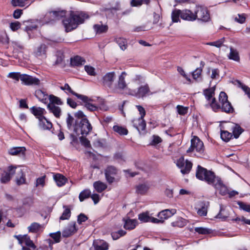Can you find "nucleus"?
<instances>
[{
	"label": "nucleus",
	"mask_w": 250,
	"mask_h": 250,
	"mask_svg": "<svg viewBox=\"0 0 250 250\" xmlns=\"http://www.w3.org/2000/svg\"><path fill=\"white\" fill-rule=\"evenodd\" d=\"M149 188L148 185L142 184L138 185L136 188V191L138 193L141 194H145Z\"/></svg>",
	"instance_id": "nucleus-40"
},
{
	"label": "nucleus",
	"mask_w": 250,
	"mask_h": 250,
	"mask_svg": "<svg viewBox=\"0 0 250 250\" xmlns=\"http://www.w3.org/2000/svg\"><path fill=\"white\" fill-rule=\"evenodd\" d=\"M54 179L57 185L59 187L63 186L66 181V178L62 175L57 173L54 175Z\"/></svg>",
	"instance_id": "nucleus-31"
},
{
	"label": "nucleus",
	"mask_w": 250,
	"mask_h": 250,
	"mask_svg": "<svg viewBox=\"0 0 250 250\" xmlns=\"http://www.w3.org/2000/svg\"><path fill=\"white\" fill-rule=\"evenodd\" d=\"M21 27V23L19 21L11 22L10 24V27L13 31L18 30Z\"/></svg>",
	"instance_id": "nucleus-64"
},
{
	"label": "nucleus",
	"mask_w": 250,
	"mask_h": 250,
	"mask_svg": "<svg viewBox=\"0 0 250 250\" xmlns=\"http://www.w3.org/2000/svg\"><path fill=\"white\" fill-rule=\"evenodd\" d=\"M16 237L19 241V244L21 245L24 244L26 246L29 248H31L33 249L36 248V246L33 243V241L30 240L29 237L28 235H18L16 236Z\"/></svg>",
	"instance_id": "nucleus-13"
},
{
	"label": "nucleus",
	"mask_w": 250,
	"mask_h": 250,
	"mask_svg": "<svg viewBox=\"0 0 250 250\" xmlns=\"http://www.w3.org/2000/svg\"><path fill=\"white\" fill-rule=\"evenodd\" d=\"M47 48L45 44H42L36 48L34 53L37 57L45 58Z\"/></svg>",
	"instance_id": "nucleus-20"
},
{
	"label": "nucleus",
	"mask_w": 250,
	"mask_h": 250,
	"mask_svg": "<svg viewBox=\"0 0 250 250\" xmlns=\"http://www.w3.org/2000/svg\"><path fill=\"white\" fill-rule=\"evenodd\" d=\"M116 78V74L114 72H110L106 73L102 78V84L106 87L110 88L112 91V88H114L113 83Z\"/></svg>",
	"instance_id": "nucleus-9"
},
{
	"label": "nucleus",
	"mask_w": 250,
	"mask_h": 250,
	"mask_svg": "<svg viewBox=\"0 0 250 250\" xmlns=\"http://www.w3.org/2000/svg\"><path fill=\"white\" fill-rule=\"evenodd\" d=\"M65 92L67 94L69 95V94H71L76 96L78 99H79V96L81 95V94H78V93L75 92L74 91H73L68 83H66V87L65 89Z\"/></svg>",
	"instance_id": "nucleus-58"
},
{
	"label": "nucleus",
	"mask_w": 250,
	"mask_h": 250,
	"mask_svg": "<svg viewBox=\"0 0 250 250\" xmlns=\"http://www.w3.org/2000/svg\"><path fill=\"white\" fill-rule=\"evenodd\" d=\"M208 204V202L206 203L204 202L200 203V208L197 210V213L200 216H204L207 215Z\"/></svg>",
	"instance_id": "nucleus-27"
},
{
	"label": "nucleus",
	"mask_w": 250,
	"mask_h": 250,
	"mask_svg": "<svg viewBox=\"0 0 250 250\" xmlns=\"http://www.w3.org/2000/svg\"><path fill=\"white\" fill-rule=\"evenodd\" d=\"M42 228H43V225L36 222H34L28 227V229L29 232L37 233Z\"/></svg>",
	"instance_id": "nucleus-34"
},
{
	"label": "nucleus",
	"mask_w": 250,
	"mask_h": 250,
	"mask_svg": "<svg viewBox=\"0 0 250 250\" xmlns=\"http://www.w3.org/2000/svg\"><path fill=\"white\" fill-rule=\"evenodd\" d=\"M139 219L143 222H149L150 216L147 213H142L139 215Z\"/></svg>",
	"instance_id": "nucleus-53"
},
{
	"label": "nucleus",
	"mask_w": 250,
	"mask_h": 250,
	"mask_svg": "<svg viewBox=\"0 0 250 250\" xmlns=\"http://www.w3.org/2000/svg\"><path fill=\"white\" fill-rule=\"evenodd\" d=\"M202 68H197L193 72H192V77L193 78L198 81H200L201 80V74L202 72Z\"/></svg>",
	"instance_id": "nucleus-45"
},
{
	"label": "nucleus",
	"mask_w": 250,
	"mask_h": 250,
	"mask_svg": "<svg viewBox=\"0 0 250 250\" xmlns=\"http://www.w3.org/2000/svg\"><path fill=\"white\" fill-rule=\"evenodd\" d=\"M91 194V191L89 189H85L82 191L79 194V199L81 202L83 201L85 199L89 198Z\"/></svg>",
	"instance_id": "nucleus-46"
},
{
	"label": "nucleus",
	"mask_w": 250,
	"mask_h": 250,
	"mask_svg": "<svg viewBox=\"0 0 250 250\" xmlns=\"http://www.w3.org/2000/svg\"><path fill=\"white\" fill-rule=\"evenodd\" d=\"M225 41V38L224 37H223L216 41L208 42L207 43V44L211 45V46H214L217 48H219L222 46Z\"/></svg>",
	"instance_id": "nucleus-47"
},
{
	"label": "nucleus",
	"mask_w": 250,
	"mask_h": 250,
	"mask_svg": "<svg viewBox=\"0 0 250 250\" xmlns=\"http://www.w3.org/2000/svg\"><path fill=\"white\" fill-rule=\"evenodd\" d=\"M89 18L87 14L83 12L71 11L69 17L63 20V24L67 32L76 29L78 26Z\"/></svg>",
	"instance_id": "nucleus-2"
},
{
	"label": "nucleus",
	"mask_w": 250,
	"mask_h": 250,
	"mask_svg": "<svg viewBox=\"0 0 250 250\" xmlns=\"http://www.w3.org/2000/svg\"><path fill=\"white\" fill-rule=\"evenodd\" d=\"M219 103L222 111L227 113H232L234 109L231 103L228 100L227 94L223 91L220 92L219 97Z\"/></svg>",
	"instance_id": "nucleus-5"
},
{
	"label": "nucleus",
	"mask_w": 250,
	"mask_h": 250,
	"mask_svg": "<svg viewBox=\"0 0 250 250\" xmlns=\"http://www.w3.org/2000/svg\"><path fill=\"white\" fill-rule=\"evenodd\" d=\"M210 106L212 108V109L216 111L217 110L221 108V104L219 103V104H218L216 102L215 98H213L211 99V102L210 103Z\"/></svg>",
	"instance_id": "nucleus-57"
},
{
	"label": "nucleus",
	"mask_w": 250,
	"mask_h": 250,
	"mask_svg": "<svg viewBox=\"0 0 250 250\" xmlns=\"http://www.w3.org/2000/svg\"><path fill=\"white\" fill-rule=\"evenodd\" d=\"M133 126L140 131V130L143 131L145 129L146 127V124L144 119L139 118L133 121Z\"/></svg>",
	"instance_id": "nucleus-24"
},
{
	"label": "nucleus",
	"mask_w": 250,
	"mask_h": 250,
	"mask_svg": "<svg viewBox=\"0 0 250 250\" xmlns=\"http://www.w3.org/2000/svg\"><path fill=\"white\" fill-rule=\"evenodd\" d=\"M181 10L175 9L171 13V19L173 22H178L180 21L179 17L181 18Z\"/></svg>",
	"instance_id": "nucleus-37"
},
{
	"label": "nucleus",
	"mask_w": 250,
	"mask_h": 250,
	"mask_svg": "<svg viewBox=\"0 0 250 250\" xmlns=\"http://www.w3.org/2000/svg\"><path fill=\"white\" fill-rule=\"evenodd\" d=\"M232 129L233 135L235 138H238L243 131V129L237 124H234Z\"/></svg>",
	"instance_id": "nucleus-38"
},
{
	"label": "nucleus",
	"mask_w": 250,
	"mask_h": 250,
	"mask_svg": "<svg viewBox=\"0 0 250 250\" xmlns=\"http://www.w3.org/2000/svg\"><path fill=\"white\" fill-rule=\"evenodd\" d=\"M95 189L99 193H101L107 188L106 184L100 181H96L93 183Z\"/></svg>",
	"instance_id": "nucleus-32"
},
{
	"label": "nucleus",
	"mask_w": 250,
	"mask_h": 250,
	"mask_svg": "<svg viewBox=\"0 0 250 250\" xmlns=\"http://www.w3.org/2000/svg\"><path fill=\"white\" fill-rule=\"evenodd\" d=\"M25 147H13L8 150V153L10 155L18 156L19 157L24 156L26 151Z\"/></svg>",
	"instance_id": "nucleus-15"
},
{
	"label": "nucleus",
	"mask_w": 250,
	"mask_h": 250,
	"mask_svg": "<svg viewBox=\"0 0 250 250\" xmlns=\"http://www.w3.org/2000/svg\"><path fill=\"white\" fill-rule=\"evenodd\" d=\"M127 76V73L125 72H122L118 77L117 85L112 88V92L114 93H118L120 91L125 89L127 87V84L125 81V78Z\"/></svg>",
	"instance_id": "nucleus-10"
},
{
	"label": "nucleus",
	"mask_w": 250,
	"mask_h": 250,
	"mask_svg": "<svg viewBox=\"0 0 250 250\" xmlns=\"http://www.w3.org/2000/svg\"><path fill=\"white\" fill-rule=\"evenodd\" d=\"M176 213V210L175 209H167L160 212L158 214V217L164 220L170 217Z\"/></svg>",
	"instance_id": "nucleus-19"
},
{
	"label": "nucleus",
	"mask_w": 250,
	"mask_h": 250,
	"mask_svg": "<svg viewBox=\"0 0 250 250\" xmlns=\"http://www.w3.org/2000/svg\"><path fill=\"white\" fill-rule=\"evenodd\" d=\"M85 62V60L79 56H76L71 59L70 64L72 66H77L83 64Z\"/></svg>",
	"instance_id": "nucleus-28"
},
{
	"label": "nucleus",
	"mask_w": 250,
	"mask_h": 250,
	"mask_svg": "<svg viewBox=\"0 0 250 250\" xmlns=\"http://www.w3.org/2000/svg\"><path fill=\"white\" fill-rule=\"evenodd\" d=\"M35 0H11V4L14 7H23L29 6Z\"/></svg>",
	"instance_id": "nucleus-21"
},
{
	"label": "nucleus",
	"mask_w": 250,
	"mask_h": 250,
	"mask_svg": "<svg viewBox=\"0 0 250 250\" xmlns=\"http://www.w3.org/2000/svg\"><path fill=\"white\" fill-rule=\"evenodd\" d=\"M47 108L50 112L52 113L56 118H60L62 113L61 108L54 104H48Z\"/></svg>",
	"instance_id": "nucleus-26"
},
{
	"label": "nucleus",
	"mask_w": 250,
	"mask_h": 250,
	"mask_svg": "<svg viewBox=\"0 0 250 250\" xmlns=\"http://www.w3.org/2000/svg\"><path fill=\"white\" fill-rule=\"evenodd\" d=\"M232 135L231 133L227 131H221V139L225 141L228 142L232 137Z\"/></svg>",
	"instance_id": "nucleus-49"
},
{
	"label": "nucleus",
	"mask_w": 250,
	"mask_h": 250,
	"mask_svg": "<svg viewBox=\"0 0 250 250\" xmlns=\"http://www.w3.org/2000/svg\"><path fill=\"white\" fill-rule=\"evenodd\" d=\"M230 52L228 55V58L230 60L239 62L240 61V56L238 52L235 49L230 47Z\"/></svg>",
	"instance_id": "nucleus-29"
},
{
	"label": "nucleus",
	"mask_w": 250,
	"mask_h": 250,
	"mask_svg": "<svg viewBox=\"0 0 250 250\" xmlns=\"http://www.w3.org/2000/svg\"><path fill=\"white\" fill-rule=\"evenodd\" d=\"M181 18L182 19L188 21H194L195 20L194 13L191 10L186 9L181 10Z\"/></svg>",
	"instance_id": "nucleus-17"
},
{
	"label": "nucleus",
	"mask_w": 250,
	"mask_h": 250,
	"mask_svg": "<svg viewBox=\"0 0 250 250\" xmlns=\"http://www.w3.org/2000/svg\"><path fill=\"white\" fill-rule=\"evenodd\" d=\"M235 21L238 23H243L246 21V15L245 14H238L235 18Z\"/></svg>",
	"instance_id": "nucleus-62"
},
{
	"label": "nucleus",
	"mask_w": 250,
	"mask_h": 250,
	"mask_svg": "<svg viewBox=\"0 0 250 250\" xmlns=\"http://www.w3.org/2000/svg\"><path fill=\"white\" fill-rule=\"evenodd\" d=\"M11 179V177L7 173L6 170H4L1 175L0 179V182L2 184H6Z\"/></svg>",
	"instance_id": "nucleus-48"
},
{
	"label": "nucleus",
	"mask_w": 250,
	"mask_h": 250,
	"mask_svg": "<svg viewBox=\"0 0 250 250\" xmlns=\"http://www.w3.org/2000/svg\"><path fill=\"white\" fill-rule=\"evenodd\" d=\"M94 29L97 34H101L106 32L108 30V26L102 24H97L93 26Z\"/></svg>",
	"instance_id": "nucleus-36"
},
{
	"label": "nucleus",
	"mask_w": 250,
	"mask_h": 250,
	"mask_svg": "<svg viewBox=\"0 0 250 250\" xmlns=\"http://www.w3.org/2000/svg\"><path fill=\"white\" fill-rule=\"evenodd\" d=\"M93 246L95 250H107L109 248L108 244L104 240L94 241Z\"/></svg>",
	"instance_id": "nucleus-22"
},
{
	"label": "nucleus",
	"mask_w": 250,
	"mask_h": 250,
	"mask_svg": "<svg viewBox=\"0 0 250 250\" xmlns=\"http://www.w3.org/2000/svg\"><path fill=\"white\" fill-rule=\"evenodd\" d=\"M39 121L40 127L44 130H49L52 127V123L48 121L45 117L42 120H39Z\"/></svg>",
	"instance_id": "nucleus-30"
},
{
	"label": "nucleus",
	"mask_w": 250,
	"mask_h": 250,
	"mask_svg": "<svg viewBox=\"0 0 250 250\" xmlns=\"http://www.w3.org/2000/svg\"><path fill=\"white\" fill-rule=\"evenodd\" d=\"M79 99L84 103V106L90 111H95L98 109V106L92 104V100L88 97L81 95L79 96Z\"/></svg>",
	"instance_id": "nucleus-11"
},
{
	"label": "nucleus",
	"mask_w": 250,
	"mask_h": 250,
	"mask_svg": "<svg viewBox=\"0 0 250 250\" xmlns=\"http://www.w3.org/2000/svg\"><path fill=\"white\" fill-rule=\"evenodd\" d=\"M229 214L225 212V210L223 208L222 205H220V211L218 213V214L215 216V218L217 219H220L222 221H225L228 217Z\"/></svg>",
	"instance_id": "nucleus-41"
},
{
	"label": "nucleus",
	"mask_w": 250,
	"mask_h": 250,
	"mask_svg": "<svg viewBox=\"0 0 250 250\" xmlns=\"http://www.w3.org/2000/svg\"><path fill=\"white\" fill-rule=\"evenodd\" d=\"M84 69L88 74L91 76H95L96 72L95 71V68L91 66L85 65L84 66Z\"/></svg>",
	"instance_id": "nucleus-63"
},
{
	"label": "nucleus",
	"mask_w": 250,
	"mask_h": 250,
	"mask_svg": "<svg viewBox=\"0 0 250 250\" xmlns=\"http://www.w3.org/2000/svg\"><path fill=\"white\" fill-rule=\"evenodd\" d=\"M162 142V139L158 135H153L152 137V141L150 143V145L155 146Z\"/></svg>",
	"instance_id": "nucleus-55"
},
{
	"label": "nucleus",
	"mask_w": 250,
	"mask_h": 250,
	"mask_svg": "<svg viewBox=\"0 0 250 250\" xmlns=\"http://www.w3.org/2000/svg\"><path fill=\"white\" fill-rule=\"evenodd\" d=\"M35 96L38 100L43 103L47 104L49 96L41 90H37L35 92Z\"/></svg>",
	"instance_id": "nucleus-23"
},
{
	"label": "nucleus",
	"mask_w": 250,
	"mask_h": 250,
	"mask_svg": "<svg viewBox=\"0 0 250 250\" xmlns=\"http://www.w3.org/2000/svg\"><path fill=\"white\" fill-rule=\"evenodd\" d=\"M48 100L50 101V103L48 104H56L58 105L62 104V102L61 101V99L53 95H50L49 96Z\"/></svg>",
	"instance_id": "nucleus-43"
},
{
	"label": "nucleus",
	"mask_w": 250,
	"mask_h": 250,
	"mask_svg": "<svg viewBox=\"0 0 250 250\" xmlns=\"http://www.w3.org/2000/svg\"><path fill=\"white\" fill-rule=\"evenodd\" d=\"M176 166L181 169V172L183 174H186L190 171L192 164L188 160L185 161L184 157H181L177 160Z\"/></svg>",
	"instance_id": "nucleus-8"
},
{
	"label": "nucleus",
	"mask_w": 250,
	"mask_h": 250,
	"mask_svg": "<svg viewBox=\"0 0 250 250\" xmlns=\"http://www.w3.org/2000/svg\"><path fill=\"white\" fill-rule=\"evenodd\" d=\"M238 87H240L250 98V88L247 85L242 83L240 81H237Z\"/></svg>",
	"instance_id": "nucleus-52"
},
{
	"label": "nucleus",
	"mask_w": 250,
	"mask_h": 250,
	"mask_svg": "<svg viewBox=\"0 0 250 250\" xmlns=\"http://www.w3.org/2000/svg\"><path fill=\"white\" fill-rule=\"evenodd\" d=\"M149 91V88L147 85L140 86L135 94L136 96L138 97H143L145 96Z\"/></svg>",
	"instance_id": "nucleus-33"
},
{
	"label": "nucleus",
	"mask_w": 250,
	"mask_h": 250,
	"mask_svg": "<svg viewBox=\"0 0 250 250\" xmlns=\"http://www.w3.org/2000/svg\"><path fill=\"white\" fill-rule=\"evenodd\" d=\"M124 227L126 229H133L136 227V226L138 224V221L136 219H131L128 218L126 220L124 219Z\"/></svg>",
	"instance_id": "nucleus-25"
},
{
	"label": "nucleus",
	"mask_w": 250,
	"mask_h": 250,
	"mask_svg": "<svg viewBox=\"0 0 250 250\" xmlns=\"http://www.w3.org/2000/svg\"><path fill=\"white\" fill-rule=\"evenodd\" d=\"M76 227V223L72 222L69 223L68 226L63 230L62 234L63 237H68L73 234L77 231Z\"/></svg>",
	"instance_id": "nucleus-14"
},
{
	"label": "nucleus",
	"mask_w": 250,
	"mask_h": 250,
	"mask_svg": "<svg viewBox=\"0 0 250 250\" xmlns=\"http://www.w3.org/2000/svg\"><path fill=\"white\" fill-rule=\"evenodd\" d=\"M92 127L87 118L76 120L73 131L76 135L86 136L92 130Z\"/></svg>",
	"instance_id": "nucleus-4"
},
{
	"label": "nucleus",
	"mask_w": 250,
	"mask_h": 250,
	"mask_svg": "<svg viewBox=\"0 0 250 250\" xmlns=\"http://www.w3.org/2000/svg\"><path fill=\"white\" fill-rule=\"evenodd\" d=\"M49 235L54 239L55 243H59L60 241V231H57L55 233H50Z\"/></svg>",
	"instance_id": "nucleus-60"
},
{
	"label": "nucleus",
	"mask_w": 250,
	"mask_h": 250,
	"mask_svg": "<svg viewBox=\"0 0 250 250\" xmlns=\"http://www.w3.org/2000/svg\"><path fill=\"white\" fill-rule=\"evenodd\" d=\"M31 111L39 120L44 118L45 117L43 115L46 113L44 108L40 107L33 106L31 108Z\"/></svg>",
	"instance_id": "nucleus-18"
},
{
	"label": "nucleus",
	"mask_w": 250,
	"mask_h": 250,
	"mask_svg": "<svg viewBox=\"0 0 250 250\" xmlns=\"http://www.w3.org/2000/svg\"><path fill=\"white\" fill-rule=\"evenodd\" d=\"M150 0H131V5L132 6H138L141 5L143 3L148 4Z\"/></svg>",
	"instance_id": "nucleus-51"
},
{
	"label": "nucleus",
	"mask_w": 250,
	"mask_h": 250,
	"mask_svg": "<svg viewBox=\"0 0 250 250\" xmlns=\"http://www.w3.org/2000/svg\"><path fill=\"white\" fill-rule=\"evenodd\" d=\"M74 123V118L73 117L70 115V114L68 113L67 114V117L66 118V123H67V128L69 130H71L73 129L72 125Z\"/></svg>",
	"instance_id": "nucleus-54"
},
{
	"label": "nucleus",
	"mask_w": 250,
	"mask_h": 250,
	"mask_svg": "<svg viewBox=\"0 0 250 250\" xmlns=\"http://www.w3.org/2000/svg\"><path fill=\"white\" fill-rule=\"evenodd\" d=\"M178 112L179 114L184 115L188 113V108L182 105H178L177 106Z\"/></svg>",
	"instance_id": "nucleus-59"
},
{
	"label": "nucleus",
	"mask_w": 250,
	"mask_h": 250,
	"mask_svg": "<svg viewBox=\"0 0 250 250\" xmlns=\"http://www.w3.org/2000/svg\"><path fill=\"white\" fill-rule=\"evenodd\" d=\"M71 215V211L69 208H66L63 211L62 216L60 217V220L68 219Z\"/></svg>",
	"instance_id": "nucleus-56"
},
{
	"label": "nucleus",
	"mask_w": 250,
	"mask_h": 250,
	"mask_svg": "<svg viewBox=\"0 0 250 250\" xmlns=\"http://www.w3.org/2000/svg\"><path fill=\"white\" fill-rule=\"evenodd\" d=\"M113 130L121 135H125L128 133L126 128L119 125H114L113 127Z\"/></svg>",
	"instance_id": "nucleus-42"
},
{
	"label": "nucleus",
	"mask_w": 250,
	"mask_h": 250,
	"mask_svg": "<svg viewBox=\"0 0 250 250\" xmlns=\"http://www.w3.org/2000/svg\"><path fill=\"white\" fill-rule=\"evenodd\" d=\"M195 150L199 154H202L204 152V144L197 136H194L191 140L190 147L187 150L189 153Z\"/></svg>",
	"instance_id": "nucleus-6"
},
{
	"label": "nucleus",
	"mask_w": 250,
	"mask_h": 250,
	"mask_svg": "<svg viewBox=\"0 0 250 250\" xmlns=\"http://www.w3.org/2000/svg\"><path fill=\"white\" fill-rule=\"evenodd\" d=\"M204 94L208 101H209L214 94V89L213 88L206 89L204 91Z\"/></svg>",
	"instance_id": "nucleus-50"
},
{
	"label": "nucleus",
	"mask_w": 250,
	"mask_h": 250,
	"mask_svg": "<svg viewBox=\"0 0 250 250\" xmlns=\"http://www.w3.org/2000/svg\"><path fill=\"white\" fill-rule=\"evenodd\" d=\"M196 176L199 180H205L215 188H225L219 177H216L213 172L208 170L200 166H198Z\"/></svg>",
	"instance_id": "nucleus-1"
},
{
	"label": "nucleus",
	"mask_w": 250,
	"mask_h": 250,
	"mask_svg": "<svg viewBox=\"0 0 250 250\" xmlns=\"http://www.w3.org/2000/svg\"><path fill=\"white\" fill-rule=\"evenodd\" d=\"M238 205H239L240 208L242 209L247 212H250V205L244 203L242 202H239L238 203Z\"/></svg>",
	"instance_id": "nucleus-61"
},
{
	"label": "nucleus",
	"mask_w": 250,
	"mask_h": 250,
	"mask_svg": "<svg viewBox=\"0 0 250 250\" xmlns=\"http://www.w3.org/2000/svg\"><path fill=\"white\" fill-rule=\"evenodd\" d=\"M7 77L13 79L15 82L20 80L25 85H38L40 83L39 79L26 74H21L20 72H10Z\"/></svg>",
	"instance_id": "nucleus-3"
},
{
	"label": "nucleus",
	"mask_w": 250,
	"mask_h": 250,
	"mask_svg": "<svg viewBox=\"0 0 250 250\" xmlns=\"http://www.w3.org/2000/svg\"><path fill=\"white\" fill-rule=\"evenodd\" d=\"M194 230L195 232L201 234H210L212 232V230L211 229L203 227H196L194 229Z\"/></svg>",
	"instance_id": "nucleus-44"
},
{
	"label": "nucleus",
	"mask_w": 250,
	"mask_h": 250,
	"mask_svg": "<svg viewBox=\"0 0 250 250\" xmlns=\"http://www.w3.org/2000/svg\"><path fill=\"white\" fill-rule=\"evenodd\" d=\"M117 173V169L113 166H108L104 170L105 178L107 181L110 183H112L114 181L115 176Z\"/></svg>",
	"instance_id": "nucleus-12"
},
{
	"label": "nucleus",
	"mask_w": 250,
	"mask_h": 250,
	"mask_svg": "<svg viewBox=\"0 0 250 250\" xmlns=\"http://www.w3.org/2000/svg\"><path fill=\"white\" fill-rule=\"evenodd\" d=\"M16 183L20 186L26 183L25 174L23 173L22 170L21 169L20 173L16 176Z\"/></svg>",
	"instance_id": "nucleus-35"
},
{
	"label": "nucleus",
	"mask_w": 250,
	"mask_h": 250,
	"mask_svg": "<svg viewBox=\"0 0 250 250\" xmlns=\"http://www.w3.org/2000/svg\"><path fill=\"white\" fill-rule=\"evenodd\" d=\"M115 41L122 50H125L126 49L127 42L125 39L121 37H117L115 39Z\"/></svg>",
	"instance_id": "nucleus-39"
},
{
	"label": "nucleus",
	"mask_w": 250,
	"mask_h": 250,
	"mask_svg": "<svg viewBox=\"0 0 250 250\" xmlns=\"http://www.w3.org/2000/svg\"><path fill=\"white\" fill-rule=\"evenodd\" d=\"M196 19L203 21H208L209 18V14L206 7L201 6H197L194 13Z\"/></svg>",
	"instance_id": "nucleus-7"
},
{
	"label": "nucleus",
	"mask_w": 250,
	"mask_h": 250,
	"mask_svg": "<svg viewBox=\"0 0 250 250\" xmlns=\"http://www.w3.org/2000/svg\"><path fill=\"white\" fill-rule=\"evenodd\" d=\"M66 14V11L65 10L58 9L57 10L48 12L46 16H49L52 18L53 20H56L65 16Z\"/></svg>",
	"instance_id": "nucleus-16"
}]
</instances>
